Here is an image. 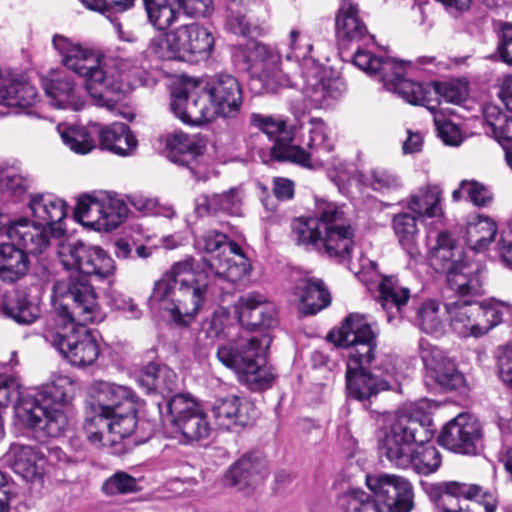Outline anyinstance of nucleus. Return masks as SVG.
Instances as JSON below:
<instances>
[{
    "label": "nucleus",
    "mask_w": 512,
    "mask_h": 512,
    "mask_svg": "<svg viewBox=\"0 0 512 512\" xmlns=\"http://www.w3.org/2000/svg\"><path fill=\"white\" fill-rule=\"evenodd\" d=\"M52 305L57 328H46L45 340L72 365H92L99 356V347L86 325L102 319L94 287L80 276L70 277L67 282L57 281Z\"/></svg>",
    "instance_id": "obj_1"
},
{
    "label": "nucleus",
    "mask_w": 512,
    "mask_h": 512,
    "mask_svg": "<svg viewBox=\"0 0 512 512\" xmlns=\"http://www.w3.org/2000/svg\"><path fill=\"white\" fill-rule=\"evenodd\" d=\"M431 424L430 416L415 404L388 414L377 434L380 457L398 469L434 473L442 458L435 446L425 445L432 437Z\"/></svg>",
    "instance_id": "obj_2"
},
{
    "label": "nucleus",
    "mask_w": 512,
    "mask_h": 512,
    "mask_svg": "<svg viewBox=\"0 0 512 512\" xmlns=\"http://www.w3.org/2000/svg\"><path fill=\"white\" fill-rule=\"evenodd\" d=\"M222 282L200 269L193 258H187L175 263L155 282L148 304L168 313L175 325L187 327L214 294V283Z\"/></svg>",
    "instance_id": "obj_3"
},
{
    "label": "nucleus",
    "mask_w": 512,
    "mask_h": 512,
    "mask_svg": "<svg viewBox=\"0 0 512 512\" xmlns=\"http://www.w3.org/2000/svg\"><path fill=\"white\" fill-rule=\"evenodd\" d=\"M52 42L62 57V64L85 79V88L94 104L108 110L114 109L116 100L110 95L128 90L125 74L133 67L132 61L102 55L63 35H55Z\"/></svg>",
    "instance_id": "obj_4"
},
{
    "label": "nucleus",
    "mask_w": 512,
    "mask_h": 512,
    "mask_svg": "<svg viewBox=\"0 0 512 512\" xmlns=\"http://www.w3.org/2000/svg\"><path fill=\"white\" fill-rule=\"evenodd\" d=\"M336 345L349 349L346 371L348 395L363 401L385 389V382L367 372L376 355L377 334L366 317L352 313L337 332Z\"/></svg>",
    "instance_id": "obj_5"
},
{
    "label": "nucleus",
    "mask_w": 512,
    "mask_h": 512,
    "mask_svg": "<svg viewBox=\"0 0 512 512\" xmlns=\"http://www.w3.org/2000/svg\"><path fill=\"white\" fill-rule=\"evenodd\" d=\"M74 383L67 376H59L41 390L22 394L15 399V414L19 421L41 437H59L68 420L62 406L74 394Z\"/></svg>",
    "instance_id": "obj_6"
},
{
    "label": "nucleus",
    "mask_w": 512,
    "mask_h": 512,
    "mask_svg": "<svg viewBox=\"0 0 512 512\" xmlns=\"http://www.w3.org/2000/svg\"><path fill=\"white\" fill-rule=\"evenodd\" d=\"M271 344L268 334L240 337L222 344L217 349L218 360L234 370L241 382L253 391L269 388L275 380L273 368L266 363V352Z\"/></svg>",
    "instance_id": "obj_7"
},
{
    "label": "nucleus",
    "mask_w": 512,
    "mask_h": 512,
    "mask_svg": "<svg viewBox=\"0 0 512 512\" xmlns=\"http://www.w3.org/2000/svg\"><path fill=\"white\" fill-rule=\"evenodd\" d=\"M353 63L370 76H377L384 87L397 93L407 103L421 105L434 112L431 84L413 82L404 78L406 65L390 57H375L372 53L358 49L353 57Z\"/></svg>",
    "instance_id": "obj_8"
},
{
    "label": "nucleus",
    "mask_w": 512,
    "mask_h": 512,
    "mask_svg": "<svg viewBox=\"0 0 512 512\" xmlns=\"http://www.w3.org/2000/svg\"><path fill=\"white\" fill-rule=\"evenodd\" d=\"M196 247L214 254L207 260L208 272L218 281L235 283L242 280L250 271V263L242 254L240 246L228 241L225 234L208 231L196 240Z\"/></svg>",
    "instance_id": "obj_9"
},
{
    "label": "nucleus",
    "mask_w": 512,
    "mask_h": 512,
    "mask_svg": "<svg viewBox=\"0 0 512 512\" xmlns=\"http://www.w3.org/2000/svg\"><path fill=\"white\" fill-rule=\"evenodd\" d=\"M435 503L440 512H496V492L473 483L445 481L436 485Z\"/></svg>",
    "instance_id": "obj_10"
},
{
    "label": "nucleus",
    "mask_w": 512,
    "mask_h": 512,
    "mask_svg": "<svg viewBox=\"0 0 512 512\" xmlns=\"http://www.w3.org/2000/svg\"><path fill=\"white\" fill-rule=\"evenodd\" d=\"M57 255L66 270L99 279H108L115 272L114 260L105 250L80 240L60 243Z\"/></svg>",
    "instance_id": "obj_11"
},
{
    "label": "nucleus",
    "mask_w": 512,
    "mask_h": 512,
    "mask_svg": "<svg viewBox=\"0 0 512 512\" xmlns=\"http://www.w3.org/2000/svg\"><path fill=\"white\" fill-rule=\"evenodd\" d=\"M318 214L324 225L321 251L339 261L348 259L355 245V229L344 206L334 202L321 203Z\"/></svg>",
    "instance_id": "obj_12"
},
{
    "label": "nucleus",
    "mask_w": 512,
    "mask_h": 512,
    "mask_svg": "<svg viewBox=\"0 0 512 512\" xmlns=\"http://www.w3.org/2000/svg\"><path fill=\"white\" fill-rule=\"evenodd\" d=\"M167 413L163 415L186 441H198L208 437L210 425L207 416L199 405L183 394L172 396L165 404Z\"/></svg>",
    "instance_id": "obj_13"
},
{
    "label": "nucleus",
    "mask_w": 512,
    "mask_h": 512,
    "mask_svg": "<svg viewBox=\"0 0 512 512\" xmlns=\"http://www.w3.org/2000/svg\"><path fill=\"white\" fill-rule=\"evenodd\" d=\"M207 96L195 80L175 84L171 91V110L188 125H201L214 119V112L207 105Z\"/></svg>",
    "instance_id": "obj_14"
},
{
    "label": "nucleus",
    "mask_w": 512,
    "mask_h": 512,
    "mask_svg": "<svg viewBox=\"0 0 512 512\" xmlns=\"http://www.w3.org/2000/svg\"><path fill=\"white\" fill-rule=\"evenodd\" d=\"M251 122L274 141L271 153L281 161H290L301 166H310V154L300 146L292 145L293 132L282 119L253 114Z\"/></svg>",
    "instance_id": "obj_15"
},
{
    "label": "nucleus",
    "mask_w": 512,
    "mask_h": 512,
    "mask_svg": "<svg viewBox=\"0 0 512 512\" xmlns=\"http://www.w3.org/2000/svg\"><path fill=\"white\" fill-rule=\"evenodd\" d=\"M203 92L210 102L214 118H235L243 103V90L236 77L228 73H217L203 86Z\"/></svg>",
    "instance_id": "obj_16"
},
{
    "label": "nucleus",
    "mask_w": 512,
    "mask_h": 512,
    "mask_svg": "<svg viewBox=\"0 0 512 512\" xmlns=\"http://www.w3.org/2000/svg\"><path fill=\"white\" fill-rule=\"evenodd\" d=\"M367 487L390 512H410L414 506L413 488L404 477L394 474L367 475Z\"/></svg>",
    "instance_id": "obj_17"
},
{
    "label": "nucleus",
    "mask_w": 512,
    "mask_h": 512,
    "mask_svg": "<svg viewBox=\"0 0 512 512\" xmlns=\"http://www.w3.org/2000/svg\"><path fill=\"white\" fill-rule=\"evenodd\" d=\"M481 437L478 420L469 414L461 413L443 427L439 442L452 452L474 455L477 453Z\"/></svg>",
    "instance_id": "obj_18"
},
{
    "label": "nucleus",
    "mask_w": 512,
    "mask_h": 512,
    "mask_svg": "<svg viewBox=\"0 0 512 512\" xmlns=\"http://www.w3.org/2000/svg\"><path fill=\"white\" fill-rule=\"evenodd\" d=\"M171 31L180 61L198 62L211 56L215 38L206 27L198 23H189Z\"/></svg>",
    "instance_id": "obj_19"
},
{
    "label": "nucleus",
    "mask_w": 512,
    "mask_h": 512,
    "mask_svg": "<svg viewBox=\"0 0 512 512\" xmlns=\"http://www.w3.org/2000/svg\"><path fill=\"white\" fill-rule=\"evenodd\" d=\"M252 55V75L262 83L263 90L275 92L278 88L294 85L290 73L282 68L281 55L276 49L256 43Z\"/></svg>",
    "instance_id": "obj_20"
},
{
    "label": "nucleus",
    "mask_w": 512,
    "mask_h": 512,
    "mask_svg": "<svg viewBox=\"0 0 512 512\" xmlns=\"http://www.w3.org/2000/svg\"><path fill=\"white\" fill-rule=\"evenodd\" d=\"M419 350L428 378L446 390H456L464 386V376L443 351L424 339L419 342Z\"/></svg>",
    "instance_id": "obj_21"
},
{
    "label": "nucleus",
    "mask_w": 512,
    "mask_h": 512,
    "mask_svg": "<svg viewBox=\"0 0 512 512\" xmlns=\"http://www.w3.org/2000/svg\"><path fill=\"white\" fill-rule=\"evenodd\" d=\"M90 394L94 399V413L108 419L113 412L125 407L132 409L137 400L135 393L129 387L103 380L91 384Z\"/></svg>",
    "instance_id": "obj_22"
},
{
    "label": "nucleus",
    "mask_w": 512,
    "mask_h": 512,
    "mask_svg": "<svg viewBox=\"0 0 512 512\" xmlns=\"http://www.w3.org/2000/svg\"><path fill=\"white\" fill-rule=\"evenodd\" d=\"M239 320L249 329H270L277 325L274 303L264 294L249 292L238 300Z\"/></svg>",
    "instance_id": "obj_23"
},
{
    "label": "nucleus",
    "mask_w": 512,
    "mask_h": 512,
    "mask_svg": "<svg viewBox=\"0 0 512 512\" xmlns=\"http://www.w3.org/2000/svg\"><path fill=\"white\" fill-rule=\"evenodd\" d=\"M12 470L27 481L41 480L47 472L46 453L42 447L13 444L5 454Z\"/></svg>",
    "instance_id": "obj_24"
},
{
    "label": "nucleus",
    "mask_w": 512,
    "mask_h": 512,
    "mask_svg": "<svg viewBox=\"0 0 512 512\" xmlns=\"http://www.w3.org/2000/svg\"><path fill=\"white\" fill-rule=\"evenodd\" d=\"M28 206L32 216L48 227L52 237L59 238L65 233L62 222L67 216V205L63 199L50 193L31 194Z\"/></svg>",
    "instance_id": "obj_25"
},
{
    "label": "nucleus",
    "mask_w": 512,
    "mask_h": 512,
    "mask_svg": "<svg viewBox=\"0 0 512 512\" xmlns=\"http://www.w3.org/2000/svg\"><path fill=\"white\" fill-rule=\"evenodd\" d=\"M377 302L386 313L387 322L400 323L406 316L411 291L395 275H383L378 284Z\"/></svg>",
    "instance_id": "obj_26"
},
{
    "label": "nucleus",
    "mask_w": 512,
    "mask_h": 512,
    "mask_svg": "<svg viewBox=\"0 0 512 512\" xmlns=\"http://www.w3.org/2000/svg\"><path fill=\"white\" fill-rule=\"evenodd\" d=\"M211 411L216 423L225 429L250 425L257 416L251 401L235 395L215 399Z\"/></svg>",
    "instance_id": "obj_27"
},
{
    "label": "nucleus",
    "mask_w": 512,
    "mask_h": 512,
    "mask_svg": "<svg viewBox=\"0 0 512 512\" xmlns=\"http://www.w3.org/2000/svg\"><path fill=\"white\" fill-rule=\"evenodd\" d=\"M4 232L11 243L22 248L27 255L44 252L50 245V236H52L48 227L26 218L14 221L5 228Z\"/></svg>",
    "instance_id": "obj_28"
},
{
    "label": "nucleus",
    "mask_w": 512,
    "mask_h": 512,
    "mask_svg": "<svg viewBox=\"0 0 512 512\" xmlns=\"http://www.w3.org/2000/svg\"><path fill=\"white\" fill-rule=\"evenodd\" d=\"M4 232L11 243L22 248L27 255L44 252L50 245V236H52L48 227L26 218L14 221L5 228Z\"/></svg>",
    "instance_id": "obj_29"
},
{
    "label": "nucleus",
    "mask_w": 512,
    "mask_h": 512,
    "mask_svg": "<svg viewBox=\"0 0 512 512\" xmlns=\"http://www.w3.org/2000/svg\"><path fill=\"white\" fill-rule=\"evenodd\" d=\"M300 303V311L304 315H314L326 308L331 296L322 279L310 274L300 276L292 290Z\"/></svg>",
    "instance_id": "obj_30"
},
{
    "label": "nucleus",
    "mask_w": 512,
    "mask_h": 512,
    "mask_svg": "<svg viewBox=\"0 0 512 512\" xmlns=\"http://www.w3.org/2000/svg\"><path fill=\"white\" fill-rule=\"evenodd\" d=\"M267 475V463L258 454H245L235 461L226 472L230 486L239 490L259 484Z\"/></svg>",
    "instance_id": "obj_31"
},
{
    "label": "nucleus",
    "mask_w": 512,
    "mask_h": 512,
    "mask_svg": "<svg viewBox=\"0 0 512 512\" xmlns=\"http://www.w3.org/2000/svg\"><path fill=\"white\" fill-rule=\"evenodd\" d=\"M43 89L48 97V103L61 110L80 111L85 107L75 83L67 76L45 79Z\"/></svg>",
    "instance_id": "obj_32"
},
{
    "label": "nucleus",
    "mask_w": 512,
    "mask_h": 512,
    "mask_svg": "<svg viewBox=\"0 0 512 512\" xmlns=\"http://www.w3.org/2000/svg\"><path fill=\"white\" fill-rule=\"evenodd\" d=\"M476 303L468 300H456L445 304L450 327L462 338L481 337L479 320L476 318Z\"/></svg>",
    "instance_id": "obj_33"
},
{
    "label": "nucleus",
    "mask_w": 512,
    "mask_h": 512,
    "mask_svg": "<svg viewBox=\"0 0 512 512\" xmlns=\"http://www.w3.org/2000/svg\"><path fill=\"white\" fill-rule=\"evenodd\" d=\"M97 133L100 148L119 156L131 155L138 145L129 126L122 122L101 126Z\"/></svg>",
    "instance_id": "obj_34"
},
{
    "label": "nucleus",
    "mask_w": 512,
    "mask_h": 512,
    "mask_svg": "<svg viewBox=\"0 0 512 512\" xmlns=\"http://www.w3.org/2000/svg\"><path fill=\"white\" fill-rule=\"evenodd\" d=\"M480 264L464 261L446 272V282L451 290L461 296H476L483 293Z\"/></svg>",
    "instance_id": "obj_35"
},
{
    "label": "nucleus",
    "mask_w": 512,
    "mask_h": 512,
    "mask_svg": "<svg viewBox=\"0 0 512 512\" xmlns=\"http://www.w3.org/2000/svg\"><path fill=\"white\" fill-rule=\"evenodd\" d=\"M431 266L440 273H446L465 260L463 249L456 244L450 233L440 232L429 251Z\"/></svg>",
    "instance_id": "obj_36"
},
{
    "label": "nucleus",
    "mask_w": 512,
    "mask_h": 512,
    "mask_svg": "<svg viewBox=\"0 0 512 512\" xmlns=\"http://www.w3.org/2000/svg\"><path fill=\"white\" fill-rule=\"evenodd\" d=\"M336 36L341 45L358 42L367 35V27L359 17L356 4L348 1L341 3L335 20Z\"/></svg>",
    "instance_id": "obj_37"
},
{
    "label": "nucleus",
    "mask_w": 512,
    "mask_h": 512,
    "mask_svg": "<svg viewBox=\"0 0 512 512\" xmlns=\"http://www.w3.org/2000/svg\"><path fill=\"white\" fill-rule=\"evenodd\" d=\"M30 269L27 253L14 243H0V280L15 283L24 278Z\"/></svg>",
    "instance_id": "obj_38"
},
{
    "label": "nucleus",
    "mask_w": 512,
    "mask_h": 512,
    "mask_svg": "<svg viewBox=\"0 0 512 512\" xmlns=\"http://www.w3.org/2000/svg\"><path fill=\"white\" fill-rule=\"evenodd\" d=\"M321 203H331L324 199L315 200L314 215L312 217H299L292 222V235L298 245L311 247L321 251L324 225L318 211Z\"/></svg>",
    "instance_id": "obj_39"
},
{
    "label": "nucleus",
    "mask_w": 512,
    "mask_h": 512,
    "mask_svg": "<svg viewBox=\"0 0 512 512\" xmlns=\"http://www.w3.org/2000/svg\"><path fill=\"white\" fill-rule=\"evenodd\" d=\"M36 99L37 90L33 85L0 77V115L9 113L5 109L30 107Z\"/></svg>",
    "instance_id": "obj_40"
},
{
    "label": "nucleus",
    "mask_w": 512,
    "mask_h": 512,
    "mask_svg": "<svg viewBox=\"0 0 512 512\" xmlns=\"http://www.w3.org/2000/svg\"><path fill=\"white\" fill-rule=\"evenodd\" d=\"M177 378L168 366L151 362L140 370L137 381L147 393H164L176 389Z\"/></svg>",
    "instance_id": "obj_41"
},
{
    "label": "nucleus",
    "mask_w": 512,
    "mask_h": 512,
    "mask_svg": "<svg viewBox=\"0 0 512 512\" xmlns=\"http://www.w3.org/2000/svg\"><path fill=\"white\" fill-rule=\"evenodd\" d=\"M3 313L19 324H32L40 315V309L25 291L14 290L5 295Z\"/></svg>",
    "instance_id": "obj_42"
},
{
    "label": "nucleus",
    "mask_w": 512,
    "mask_h": 512,
    "mask_svg": "<svg viewBox=\"0 0 512 512\" xmlns=\"http://www.w3.org/2000/svg\"><path fill=\"white\" fill-rule=\"evenodd\" d=\"M168 157L179 165H190L202 153L203 146L195 136L175 131L167 136Z\"/></svg>",
    "instance_id": "obj_43"
},
{
    "label": "nucleus",
    "mask_w": 512,
    "mask_h": 512,
    "mask_svg": "<svg viewBox=\"0 0 512 512\" xmlns=\"http://www.w3.org/2000/svg\"><path fill=\"white\" fill-rule=\"evenodd\" d=\"M242 204V191L239 188H231L226 192L204 196L199 199L197 209L199 212L204 210L207 213L222 212L238 216L242 212Z\"/></svg>",
    "instance_id": "obj_44"
},
{
    "label": "nucleus",
    "mask_w": 512,
    "mask_h": 512,
    "mask_svg": "<svg viewBox=\"0 0 512 512\" xmlns=\"http://www.w3.org/2000/svg\"><path fill=\"white\" fill-rule=\"evenodd\" d=\"M303 141L309 148V151H306V153L311 155L309 160L310 166H306L307 168L314 167L313 161H326L318 155L320 151L329 153L333 149L328 128L321 119H313L310 122L307 139L304 138Z\"/></svg>",
    "instance_id": "obj_45"
},
{
    "label": "nucleus",
    "mask_w": 512,
    "mask_h": 512,
    "mask_svg": "<svg viewBox=\"0 0 512 512\" xmlns=\"http://www.w3.org/2000/svg\"><path fill=\"white\" fill-rule=\"evenodd\" d=\"M442 191L438 186L420 188L411 196L408 207L414 213L427 217H439L442 215L441 207Z\"/></svg>",
    "instance_id": "obj_46"
},
{
    "label": "nucleus",
    "mask_w": 512,
    "mask_h": 512,
    "mask_svg": "<svg viewBox=\"0 0 512 512\" xmlns=\"http://www.w3.org/2000/svg\"><path fill=\"white\" fill-rule=\"evenodd\" d=\"M392 225L400 245L411 257H416L419 254L416 243L419 232L416 218L409 213H399L394 216Z\"/></svg>",
    "instance_id": "obj_47"
},
{
    "label": "nucleus",
    "mask_w": 512,
    "mask_h": 512,
    "mask_svg": "<svg viewBox=\"0 0 512 512\" xmlns=\"http://www.w3.org/2000/svg\"><path fill=\"white\" fill-rule=\"evenodd\" d=\"M102 195H81L74 210V217L84 226L97 231H102L98 223H102Z\"/></svg>",
    "instance_id": "obj_48"
},
{
    "label": "nucleus",
    "mask_w": 512,
    "mask_h": 512,
    "mask_svg": "<svg viewBox=\"0 0 512 512\" xmlns=\"http://www.w3.org/2000/svg\"><path fill=\"white\" fill-rule=\"evenodd\" d=\"M497 233L496 223L488 217H477L466 229L467 244L475 251L485 250Z\"/></svg>",
    "instance_id": "obj_49"
},
{
    "label": "nucleus",
    "mask_w": 512,
    "mask_h": 512,
    "mask_svg": "<svg viewBox=\"0 0 512 512\" xmlns=\"http://www.w3.org/2000/svg\"><path fill=\"white\" fill-rule=\"evenodd\" d=\"M57 131L63 143L77 154H88L96 146L91 132L86 127L59 124Z\"/></svg>",
    "instance_id": "obj_50"
},
{
    "label": "nucleus",
    "mask_w": 512,
    "mask_h": 512,
    "mask_svg": "<svg viewBox=\"0 0 512 512\" xmlns=\"http://www.w3.org/2000/svg\"><path fill=\"white\" fill-rule=\"evenodd\" d=\"M149 23L159 31H167L178 21L179 12L167 0H143Z\"/></svg>",
    "instance_id": "obj_51"
},
{
    "label": "nucleus",
    "mask_w": 512,
    "mask_h": 512,
    "mask_svg": "<svg viewBox=\"0 0 512 512\" xmlns=\"http://www.w3.org/2000/svg\"><path fill=\"white\" fill-rule=\"evenodd\" d=\"M475 313L478 318L481 336L488 333L491 329L503 321V316L510 311V305L506 302L496 299H490L481 303H476Z\"/></svg>",
    "instance_id": "obj_52"
},
{
    "label": "nucleus",
    "mask_w": 512,
    "mask_h": 512,
    "mask_svg": "<svg viewBox=\"0 0 512 512\" xmlns=\"http://www.w3.org/2000/svg\"><path fill=\"white\" fill-rule=\"evenodd\" d=\"M29 187V180L15 168H0V199L3 201L16 200Z\"/></svg>",
    "instance_id": "obj_53"
},
{
    "label": "nucleus",
    "mask_w": 512,
    "mask_h": 512,
    "mask_svg": "<svg viewBox=\"0 0 512 512\" xmlns=\"http://www.w3.org/2000/svg\"><path fill=\"white\" fill-rule=\"evenodd\" d=\"M338 506L343 512H381L374 497L360 489L343 493L338 499Z\"/></svg>",
    "instance_id": "obj_54"
},
{
    "label": "nucleus",
    "mask_w": 512,
    "mask_h": 512,
    "mask_svg": "<svg viewBox=\"0 0 512 512\" xmlns=\"http://www.w3.org/2000/svg\"><path fill=\"white\" fill-rule=\"evenodd\" d=\"M415 325L427 334L442 333L444 323L440 313V304L434 300L421 304L416 312Z\"/></svg>",
    "instance_id": "obj_55"
},
{
    "label": "nucleus",
    "mask_w": 512,
    "mask_h": 512,
    "mask_svg": "<svg viewBox=\"0 0 512 512\" xmlns=\"http://www.w3.org/2000/svg\"><path fill=\"white\" fill-rule=\"evenodd\" d=\"M102 207V223H98L102 231L117 228L128 213V207L122 199L109 195H102Z\"/></svg>",
    "instance_id": "obj_56"
},
{
    "label": "nucleus",
    "mask_w": 512,
    "mask_h": 512,
    "mask_svg": "<svg viewBox=\"0 0 512 512\" xmlns=\"http://www.w3.org/2000/svg\"><path fill=\"white\" fill-rule=\"evenodd\" d=\"M111 421L106 424L109 434L117 435L119 439L130 436L137 426V404L133 408L125 407L122 410L113 412Z\"/></svg>",
    "instance_id": "obj_57"
},
{
    "label": "nucleus",
    "mask_w": 512,
    "mask_h": 512,
    "mask_svg": "<svg viewBox=\"0 0 512 512\" xmlns=\"http://www.w3.org/2000/svg\"><path fill=\"white\" fill-rule=\"evenodd\" d=\"M136 478L124 471H118L105 480L102 491L109 496L128 494L137 491Z\"/></svg>",
    "instance_id": "obj_58"
},
{
    "label": "nucleus",
    "mask_w": 512,
    "mask_h": 512,
    "mask_svg": "<svg viewBox=\"0 0 512 512\" xmlns=\"http://www.w3.org/2000/svg\"><path fill=\"white\" fill-rule=\"evenodd\" d=\"M148 52L160 60H179L175 41H172V31L153 37L147 48Z\"/></svg>",
    "instance_id": "obj_59"
},
{
    "label": "nucleus",
    "mask_w": 512,
    "mask_h": 512,
    "mask_svg": "<svg viewBox=\"0 0 512 512\" xmlns=\"http://www.w3.org/2000/svg\"><path fill=\"white\" fill-rule=\"evenodd\" d=\"M432 96L447 103L459 104L467 97V87L458 82L434 83L431 85Z\"/></svg>",
    "instance_id": "obj_60"
},
{
    "label": "nucleus",
    "mask_w": 512,
    "mask_h": 512,
    "mask_svg": "<svg viewBox=\"0 0 512 512\" xmlns=\"http://www.w3.org/2000/svg\"><path fill=\"white\" fill-rule=\"evenodd\" d=\"M434 124L445 144L458 146L463 141L462 132L458 125L447 119L443 114L434 113Z\"/></svg>",
    "instance_id": "obj_61"
},
{
    "label": "nucleus",
    "mask_w": 512,
    "mask_h": 512,
    "mask_svg": "<svg viewBox=\"0 0 512 512\" xmlns=\"http://www.w3.org/2000/svg\"><path fill=\"white\" fill-rule=\"evenodd\" d=\"M288 47L290 52L286 54L287 61L294 60L298 63L309 58L313 45L307 38L301 37L297 29H292L289 33Z\"/></svg>",
    "instance_id": "obj_62"
},
{
    "label": "nucleus",
    "mask_w": 512,
    "mask_h": 512,
    "mask_svg": "<svg viewBox=\"0 0 512 512\" xmlns=\"http://www.w3.org/2000/svg\"><path fill=\"white\" fill-rule=\"evenodd\" d=\"M462 188H466L467 198L475 206L484 207L492 202V193L484 184L476 180H462Z\"/></svg>",
    "instance_id": "obj_63"
},
{
    "label": "nucleus",
    "mask_w": 512,
    "mask_h": 512,
    "mask_svg": "<svg viewBox=\"0 0 512 512\" xmlns=\"http://www.w3.org/2000/svg\"><path fill=\"white\" fill-rule=\"evenodd\" d=\"M506 114L494 104H486L483 107V117L486 126V133L492 137L495 136L502 124H505Z\"/></svg>",
    "instance_id": "obj_64"
}]
</instances>
